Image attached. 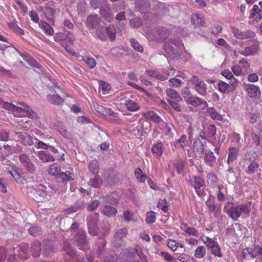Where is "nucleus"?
I'll list each match as a JSON object with an SVG mask.
<instances>
[{
	"mask_svg": "<svg viewBox=\"0 0 262 262\" xmlns=\"http://www.w3.org/2000/svg\"><path fill=\"white\" fill-rule=\"evenodd\" d=\"M251 203H242L231 207L227 211V215L233 220L237 221L242 214L249 215L251 211Z\"/></svg>",
	"mask_w": 262,
	"mask_h": 262,
	"instance_id": "nucleus-1",
	"label": "nucleus"
},
{
	"mask_svg": "<svg viewBox=\"0 0 262 262\" xmlns=\"http://www.w3.org/2000/svg\"><path fill=\"white\" fill-rule=\"evenodd\" d=\"M182 94L187 104L191 105L194 107L201 106L203 110L208 107V103L206 101L199 97L192 95L188 88L183 90Z\"/></svg>",
	"mask_w": 262,
	"mask_h": 262,
	"instance_id": "nucleus-2",
	"label": "nucleus"
},
{
	"mask_svg": "<svg viewBox=\"0 0 262 262\" xmlns=\"http://www.w3.org/2000/svg\"><path fill=\"white\" fill-rule=\"evenodd\" d=\"M54 38V40L61 46L66 43L73 46L75 40L74 34L70 31H67L66 34L62 32H58L55 35Z\"/></svg>",
	"mask_w": 262,
	"mask_h": 262,
	"instance_id": "nucleus-3",
	"label": "nucleus"
},
{
	"mask_svg": "<svg viewBox=\"0 0 262 262\" xmlns=\"http://www.w3.org/2000/svg\"><path fill=\"white\" fill-rule=\"evenodd\" d=\"M202 241L206 245L208 249L211 250V253L212 255L220 258L223 256L221 248L217 242L209 237H206L205 239H202Z\"/></svg>",
	"mask_w": 262,
	"mask_h": 262,
	"instance_id": "nucleus-4",
	"label": "nucleus"
},
{
	"mask_svg": "<svg viewBox=\"0 0 262 262\" xmlns=\"http://www.w3.org/2000/svg\"><path fill=\"white\" fill-rule=\"evenodd\" d=\"M189 184L194 188L195 192L199 196H203L205 195L204 189L201 188L205 185V182L201 177H193V180L189 181Z\"/></svg>",
	"mask_w": 262,
	"mask_h": 262,
	"instance_id": "nucleus-5",
	"label": "nucleus"
},
{
	"mask_svg": "<svg viewBox=\"0 0 262 262\" xmlns=\"http://www.w3.org/2000/svg\"><path fill=\"white\" fill-rule=\"evenodd\" d=\"M191 81L198 94L203 96H206L207 90V85L206 83L196 76H192Z\"/></svg>",
	"mask_w": 262,
	"mask_h": 262,
	"instance_id": "nucleus-6",
	"label": "nucleus"
},
{
	"mask_svg": "<svg viewBox=\"0 0 262 262\" xmlns=\"http://www.w3.org/2000/svg\"><path fill=\"white\" fill-rule=\"evenodd\" d=\"M237 82L236 78H234V81L232 82L230 85L223 81H220L217 84V89L221 93L225 94L234 90L237 86Z\"/></svg>",
	"mask_w": 262,
	"mask_h": 262,
	"instance_id": "nucleus-7",
	"label": "nucleus"
},
{
	"mask_svg": "<svg viewBox=\"0 0 262 262\" xmlns=\"http://www.w3.org/2000/svg\"><path fill=\"white\" fill-rule=\"evenodd\" d=\"M94 107L97 113L103 116H111L114 118L118 117L117 113H114L110 108L103 107L97 103L93 104Z\"/></svg>",
	"mask_w": 262,
	"mask_h": 262,
	"instance_id": "nucleus-8",
	"label": "nucleus"
},
{
	"mask_svg": "<svg viewBox=\"0 0 262 262\" xmlns=\"http://www.w3.org/2000/svg\"><path fill=\"white\" fill-rule=\"evenodd\" d=\"M16 135L19 141L25 145L30 146L33 144L32 137L26 132H16Z\"/></svg>",
	"mask_w": 262,
	"mask_h": 262,
	"instance_id": "nucleus-9",
	"label": "nucleus"
},
{
	"mask_svg": "<svg viewBox=\"0 0 262 262\" xmlns=\"http://www.w3.org/2000/svg\"><path fill=\"white\" fill-rule=\"evenodd\" d=\"M150 3L148 0H136L135 8L141 13L148 12L150 8Z\"/></svg>",
	"mask_w": 262,
	"mask_h": 262,
	"instance_id": "nucleus-10",
	"label": "nucleus"
},
{
	"mask_svg": "<svg viewBox=\"0 0 262 262\" xmlns=\"http://www.w3.org/2000/svg\"><path fill=\"white\" fill-rule=\"evenodd\" d=\"M249 18L256 23L261 20L262 18L261 11L257 5H254L250 10Z\"/></svg>",
	"mask_w": 262,
	"mask_h": 262,
	"instance_id": "nucleus-11",
	"label": "nucleus"
},
{
	"mask_svg": "<svg viewBox=\"0 0 262 262\" xmlns=\"http://www.w3.org/2000/svg\"><path fill=\"white\" fill-rule=\"evenodd\" d=\"M204 160L205 164L211 167L214 166L216 163V158L214 153L210 150H206L205 151Z\"/></svg>",
	"mask_w": 262,
	"mask_h": 262,
	"instance_id": "nucleus-12",
	"label": "nucleus"
},
{
	"mask_svg": "<svg viewBox=\"0 0 262 262\" xmlns=\"http://www.w3.org/2000/svg\"><path fill=\"white\" fill-rule=\"evenodd\" d=\"M248 96L250 98H256L260 94L259 86L254 84H247L245 89Z\"/></svg>",
	"mask_w": 262,
	"mask_h": 262,
	"instance_id": "nucleus-13",
	"label": "nucleus"
},
{
	"mask_svg": "<svg viewBox=\"0 0 262 262\" xmlns=\"http://www.w3.org/2000/svg\"><path fill=\"white\" fill-rule=\"evenodd\" d=\"M99 23L100 18L97 15H90L87 17L86 26L89 29H94Z\"/></svg>",
	"mask_w": 262,
	"mask_h": 262,
	"instance_id": "nucleus-14",
	"label": "nucleus"
},
{
	"mask_svg": "<svg viewBox=\"0 0 262 262\" xmlns=\"http://www.w3.org/2000/svg\"><path fill=\"white\" fill-rule=\"evenodd\" d=\"M258 48L259 45L256 43L245 48L244 50H241L238 51V52L243 56H248L255 54L257 52Z\"/></svg>",
	"mask_w": 262,
	"mask_h": 262,
	"instance_id": "nucleus-15",
	"label": "nucleus"
},
{
	"mask_svg": "<svg viewBox=\"0 0 262 262\" xmlns=\"http://www.w3.org/2000/svg\"><path fill=\"white\" fill-rule=\"evenodd\" d=\"M101 16L105 20L110 23L114 18V15L112 12L110 8L107 6L101 7L100 10Z\"/></svg>",
	"mask_w": 262,
	"mask_h": 262,
	"instance_id": "nucleus-16",
	"label": "nucleus"
},
{
	"mask_svg": "<svg viewBox=\"0 0 262 262\" xmlns=\"http://www.w3.org/2000/svg\"><path fill=\"white\" fill-rule=\"evenodd\" d=\"M76 242L80 249L85 250L88 249V243L86 238V235L82 233L76 237Z\"/></svg>",
	"mask_w": 262,
	"mask_h": 262,
	"instance_id": "nucleus-17",
	"label": "nucleus"
},
{
	"mask_svg": "<svg viewBox=\"0 0 262 262\" xmlns=\"http://www.w3.org/2000/svg\"><path fill=\"white\" fill-rule=\"evenodd\" d=\"M19 251L18 253V256L19 258L25 260L29 257V245L27 243H21L19 246Z\"/></svg>",
	"mask_w": 262,
	"mask_h": 262,
	"instance_id": "nucleus-18",
	"label": "nucleus"
},
{
	"mask_svg": "<svg viewBox=\"0 0 262 262\" xmlns=\"http://www.w3.org/2000/svg\"><path fill=\"white\" fill-rule=\"evenodd\" d=\"M238 154V148L230 146L228 149V158L227 160V163L229 164L236 160Z\"/></svg>",
	"mask_w": 262,
	"mask_h": 262,
	"instance_id": "nucleus-19",
	"label": "nucleus"
},
{
	"mask_svg": "<svg viewBox=\"0 0 262 262\" xmlns=\"http://www.w3.org/2000/svg\"><path fill=\"white\" fill-rule=\"evenodd\" d=\"M142 116L146 120H150L155 123H159L161 121V118L154 111H149L142 113Z\"/></svg>",
	"mask_w": 262,
	"mask_h": 262,
	"instance_id": "nucleus-20",
	"label": "nucleus"
},
{
	"mask_svg": "<svg viewBox=\"0 0 262 262\" xmlns=\"http://www.w3.org/2000/svg\"><path fill=\"white\" fill-rule=\"evenodd\" d=\"M47 100L49 103L56 105L62 104L64 101V99L58 94L48 95Z\"/></svg>",
	"mask_w": 262,
	"mask_h": 262,
	"instance_id": "nucleus-21",
	"label": "nucleus"
},
{
	"mask_svg": "<svg viewBox=\"0 0 262 262\" xmlns=\"http://www.w3.org/2000/svg\"><path fill=\"white\" fill-rule=\"evenodd\" d=\"M191 23L195 27H203L205 24L204 17L202 15L194 14L191 15Z\"/></svg>",
	"mask_w": 262,
	"mask_h": 262,
	"instance_id": "nucleus-22",
	"label": "nucleus"
},
{
	"mask_svg": "<svg viewBox=\"0 0 262 262\" xmlns=\"http://www.w3.org/2000/svg\"><path fill=\"white\" fill-rule=\"evenodd\" d=\"M166 95L172 100L178 102L181 101L182 99L180 94L176 90L172 89H167L166 90Z\"/></svg>",
	"mask_w": 262,
	"mask_h": 262,
	"instance_id": "nucleus-23",
	"label": "nucleus"
},
{
	"mask_svg": "<svg viewBox=\"0 0 262 262\" xmlns=\"http://www.w3.org/2000/svg\"><path fill=\"white\" fill-rule=\"evenodd\" d=\"M37 156L40 160L45 162H54L55 161L54 157L46 151H38Z\"/></svg>",
	"mask_w": 262,
	"mask_h": 262,
	"instance_id": "nucleus-24",
	"label": "nucleus"
},
{
	"mask_svg": "<svg viewBox=\"0 0 262 262\" xmlns=\"http://www.w3.org/2000/svg\"><path fill=\"white\" fill-rule=\"evenodd\" d=\"M40 246L41 243L38 240H35L32 243L30 251L32 253L33 256L36 257L39 255Z\"/></svg>",
	"mask_w": 262,
	"mask_h": 262,
	"instance_id": "nucleus-25",
	"label": "nucleus"
},
{
	"mask_svg": "<svg viewBox=\"0 0 262 262\" xmlns=\"http://www.w3.org/2000/svg\"><path fill=\"white\" fill-rule=\"evenodd\" d=\"M151 151L156 155L157 158L161 157L163 152V145L162 142H157L154 144L152 147Z\"/></svg>",
	"mask_w": 262,
	"mask_h": 262,
	"instance_id": "nucleus-26",
	"label": "nucleus"
},
{
	"mask_svg": "<svg viewBox=\"0 0 262 262\" xmlns=\"http://www.w3.org/2000/svg\"><path fill=\"white\" fill-rule=\"evenodd\" d=\"M259 166V165L258 162L254 160H252L245 170V172L247 174L252 175L257 171Z\"/></svg>",
	"mask_w": 262,
	"mask_h": 262,
	"instance_id": "nucleus-27",
	"label": "nucleus"
},
{
	"mask_svg": "<svg viewBox=\"0 0 262 262\" xmlns=\"http://www.w3.org/2000/svg\"><path fill=\"white\" fill-rule=\"evenodd\" d=\"M243 257L245 260L248 261L253 259L255 257L253 250L250 248L244 249L243 251Z\"/></svg>",
	"mask_w": 262,
	"mask_h": 262,
	"instance_id": "nucleus-28",
	"label": "nucleus"
},
{
	"mask_svg": "<svg viewBox=\"0 0 262 262\" xmlns=\"http://www.w3.org/2000/svg\"><path fill=\"white\" fill-rule=\"evenodd\" d=\"M89 170L93 174H97L99 171L98 162L96 160H92L89 163Z\"/></svg>",
	"mask_w": 262,
	"mask_h": 262,
	"instance_id": "nucleus-29",
	"label": "nucleus"
},
{
	"mask_svg": "<svg viewBox=\"0 0 262 262\" xmlns=\"http://www.w3.org/2000/svg\"><path fill=\"white\" fill-rule=\"evenodd\" d=\"M166 244L168 247L173 251H176L178 248H183L184 247V245L183 244L172 239H168Z\"/></svg>",
	"mask_w": 262,
	"mask_h": 262,
	"instance_id": "nucleus-30",
	"label": "nucleus"
},
{
	"mask_svg": "<svg viewBox=\"0 0 262 262\" xmlns=\"http://www.w3.org/2000/svg\"><path fill=\"white\" fill-rule=\"evenodd\" d=\"M207 113L210 116L213 120L221 121L223 119L222 116L216 112V110L213 107H209L207 109Z\"/></svg>",
	"mask_w": 262,
	"mask_h": 262,
	"instance_id": "nucleus-31",
	"label": "nucleus"
},
{
	"mask_svg": "<svg viewBox=\"0 0 262 262\" xmlns=\"http://www.w3.org/2000/svg\"><path fill=\"white\" fill-rule=\"evenodd\" d=\"M40 27L48 35H52L54 34L53 28L47 23L41 21L39 24Z\"/></svg>",
	"mask_w": 262,
	"mask_h": 262,
	"instance_id": "nucleus-32",
	"label": "nucleus"
},
{
	"mask_svg": "<svg viewBox=\"0 0 262 262\" xmlns=\"http://www.w3.org/2000/svg\"><path fill=\"white\" fill-rule=\"evenodd\" d=\"M193 150L195 154H202L204 151V144L200 140L195 141L193 143Z\"/></svg>",
	"mask_w": 262,
	"mask_h": 262,
	"instance_id": "nucleus-33",
	"label": "nucleus"
},
{
	"mask_svg": "<svg viewBox=\"0 0 262 262\" xmlns=\"http://www.w3.org/2000/svg\"><path fill=\"white\" fill-rule=\"evenodd\" d=\"M206 253V248L203 246H199L194 251V256L196 258L201 259L205 256Z\"/></svg>",
	"mask_w": 262,
	"mask_h": 262,
	"instance_id": "nucleus-34",
	"label": "nucleus"
},
{
	"mask_svg": "<svg viewBox=\"0 0 262 262\" xmlns=\"http://www.w3.org/2000/svg\"><path fill=\"white\" fill-rule=\"evenodd\" d=\"M102 212L108 217L114 216L117 212V210L114 207L106 205L103 208Z\"/></svg>",
	"mask_w": 262,
	"mask_h": 262,
	"instance_id": "nucleus-35",
	"label": "nucleus"
},
{
	"mask_svg": "<svg viewBox=\"0 0 262 262\" xmlns=\"http://www.w3.org/2000/svg\"><path fill=\"white\" fill-rule=\"evenodd\" d=\"M134 174L140 183H144L147 179L145 174L143 173L142 170L140 168H136L134 170Z\"/></svg>",
	"mask_w": 262,
	"mask_h": 262,
	"instance_id": "nucleus-36",
	"label": "nucleus"
},
{
	"mask_svg": "<svg viewBox=\"0 0 262 262\" xmlns=\"http://www.w3.org/2000/svg\"><path fill=\"white\" fill-rule=\"evenodd\" d=\"M125 106L127 109L131 112H135L140 109L139 105L135 101L129 100L125 103Z\"/></svg>",
	"mask_w": 262,
	"mask_h": 262,
	"instance_id": "nucleus-37",
	"label": "nucleus"
},
{
	"mask_svg": "<svg viewBox=\"0 0 262 262\" xmlns=\"http://www.w3.org/2000/svg\"><path fill=\"white\" fill-rule=\"evenodd\" d=\"M82 60L90 69L94 68L96 65V62L93 57L85 56L82 57Z\"/></svg>",
	"mask_w": 262,
	"mask_h": 262,
	"instance_id": "nucleus-38",
	"label": "nucleus"
},
{
	"mask_svg": "<svg viewBox=\"0 0 262 262\" xmlns=\"http://www.w3.org/2000/svg\"><path fill=\"white\" fill-rule=\"evenodd\" d=\"M209 212L210 213L214 212L215 216H219L221 212V208L219 206L214 203H209L207 205Z\"/></svg>",
	"mask_w": 262,
	"mask_h": 262,
	"instance_id": "nucleus-39",
	"label": "nucleus"
},
{
	"mask_svg": "<svg viewBox=\"0 0 262 262\" xmlns=\"http://www.w3.org/2000/svg\"><path fill=\"white\" fill-rule=\"evenodd\" d=\"M8 25L12 30L18 34L19 35H22L24 34V30L20 28L15 22L13 21L8 23Z\"/></svg>",
	"mask_w": 262,
	"mask_h": 262,
	"instance_id": "nucleus-40",
	"label": "nucleus"
},
{
	"mask_svg": "<svg viewBox=\"0 0 262 262\" xmlns=\"http://www.w3.org/2000/svg\"><path fill=\"white\" fill-rule=\"evenodd\" d=\"M106 32L111 40H115L116 38V29L113 26L110 25L106 28Z\"/></svg>",
	"mask_w": 262,
	"mask_h": 262,
	"instance_id": "nucleus-41",
	"label": "nucleus"
},
{
	"mask_svg": "<svg viewBox=\"0 0 262 262\" xmlns=\"http://www.w3.org/2000/svg\"><path fill=\"white\" fill-rule=\"evenodd\" d=\"M157 207L164 212H166L168 211V203L166 199H160L158 203Z\"/></svg>",
	"mask_w": 262,
	"mask_h": 262,
	"instance_id": "nucleus-42",
	"label": "nucleus"
},
{
	"mask_svg": "<svg viewBox=\"0 0 262 262\" xmlns=\"http://www.w3.org/2000/svg\"><path fill=\"white\" fill-rule=\"evenodd\" d=\"M9 173L14 178L16 182L19 183L21 181V175L18 168H13L12 170H9Z\"/></svg>",
	"mask_w": 262,
	"mask_h": 262,
	"instance_id": "nucleus-43",
	"label": "nucleus"
},
{
	"mask_svg": "<svg viewBox=\"0 0 262 262\" xmlns=\"http://www.w3.org/2000/svg\"><path fill=\"white\" fill-rule=\"evenodd\" d=\"M156 219V213L154 211H150L146 213L145 221L147 224H152L155 223Z\"/></svg>",
	"mask_w": 262,
	"mask_h": 262,
	"instance_id": "nucleus-44",
	"label": "nucleus"
},
{
	"mask_svg": "<svg viewBox=\"0 0 262 262\" xmlns=\"http://www.w3.org/2000/svg\"><path fill=\"white\" fill-rule=\"evenodd\" d=\"M158 33H159V37H156L155 38L160 41H164L168 37V33L165 29L162 28L159 30Z\"/></svg>",
	"mask_w": 262,
	"mask_h": 262,
	"instance_id": "nucleus-45",
	"label": "nucleus"
},
{
	"mask_svg": "<svg viewBox=\"0 0 262 262\" xmlns=\"http://www.w3.org/2000/svg\"><path fill=\"white\" fill-rule=\"evenodd\" d=\"M0 50L3 51V54L4 55H7L8 52L14 53L15 51H18V50L13 47H10L3 45H0Z\"/></svg>",
	"mask_w": 262,
	"mask_h": 262,
	"instance_id": "nucleus-46",
	"label": "nucleus"
},
{
	"mask_svg": "<svg viewBox=\"0 0 262 262\" xmlns=\"http://www.w3.org/2000/svg\"><path fill=\"white\" fill-rule=\"evenodd\" d=\"M132 47L137 51L142 52L143 51V47L141 46L138 41L132 38L130 40Z\"/></svg>",
	"mask_w": 262,
	"mask_h": 262,
	"instance_id": "nucleus-47",
	"label": "nucleus"
},
{
	"mask_svg": "<svg viewBox=\"0 0 262 262\" xmlns=\"http://www.w3.org/2000/svg\"><path fill=\"white\" fill-rule=\"evenodd\" d=\"M184 231L189 236L198 237L199 235L198 231L194 227H187Z\"/></svg>",
	"mask_w": 262,
	"mask_h": 262,
	"instance_id": "nucleus-48",
	"label": "nucleus"
},
{
	"mask_svg": "<svg viewBox=\"0 0 262 262\" xmlns=\"http://www.w3.org/2000/svg\"><path fill=\"white\" fill-rule=\"evenodd\" d=\"M60 170V166L57 164H52L48 170V172L50 174L55 176L58 174Z\"/></svg>",
	"mask_w": 262,
	"mask_h": 262,
	"instance_id": "nucleus-49",
	"label": "nucleus"
},
{
	"mask_svg": "<svg viewBox=\"0 0 262 262\" xmlns=\"http://www.w3.org/2000/svg\"><path fill=\"white\" fill-rule=\"evenodd\" d=\"M142 25L141 19L139 17H133L130 20V26L133 28H138Z\"/></svg>",
	"mask_w": 262,
	"mask_h": 262,
	"instance_id": "nucleus-50",
	"label": "nucleus"
},
{
	"mask_svg": "<svg viewBox=\"0 0 262 262\" xmlns=\"http://www.w3.org/2000/svg\"><path fill=\"white\" fill-rule=\"evenodd\" d=\"M28 232L32 236H36L41 233V229L39 227L32 226L29 228Z\"/></svg>",
	"mask_w": 262,
	"mask_h": 262,
	"instance_id": "nucleus-51",
	"label": "nucleus"
},
{
	"mask_svg": "<svg viewBox=\"0 0 262 262\" xmlns=\"http://www.w3.org/2000/svg\"><path fill=\"white\" fill-rule=\"evenodd\" d=\"M167 102L171 106V107L176 112H179L182 110L181 105L178 103V101H174L172 100L167 99Z\"/></svg>",
	"mask_w": 262,
	"mask_h": 262,
	"instance_id": "nucleus-52",
	"label": "nucleus"
},
{
	"mask_svg": "<svg viewBox=\"0 0 262 262\" xmlns=\"http://www.w3.org/2000/svg\"><path fill=\"white\" fill-rule=\"evenodd\" d=\"M55 10L52 8L48 7L45 9V14L48 20H53Z\"/></svg>",
	"mask_w": 262,
	"mask_h": 262,
	"instance_id": "nucleus-53",
	"label": "nucleus"
},
{
	"mask_svg": "<svg viewBox=\"0 0 262 262\" xmlns=\"http://www.w3.org/2000/svg\"><path fill=\"white\" fill-rule=\"evenodd\" d=\"M102 180L99 177H95L94 179L90 181L89 185L93 187L97 188L101 186Z\"/></svg>",
	"mask_w": 262,
	"mask_h": 262,
	"instance_id": "nucleus-54",
	"label": "nucleus"
},
{
	"mask_svg": "<svg viewBox=\"0 0 262 262\" xmlns=\"http://www.w3.org/2000/svg\"><path fill=\"white\" fill-rule=\"evenodd\" d=\"M24 113L26 114L27 116L31 119H35L37 117L36 114L28 106L24 105Z\"/></svg>",
	"mask_w": 262,
	"mask_h": 262,
	"instance_id": "nucleus-55",
	"label": "nucleus"
},
{
	"mask_svg": "<svg viewBox=\"0 0 262 262\" xmlns=\"http://www.w3.org/2000/svg\"><path fill=\"white\" fill-rule=\"evenodd\" d=\"M216 133V128L214 125H210L208 126L206 131V135L209 137H213Z\"/></svg>",
	"mask_w": 262,
	"mask_h": 262,
	"instance_id": "nucleus-56",
	"label": "nucleus"
},
{
	"mask_svg": "<svg viewBox=\"0 0 262 262\" xmlns=\"http://www.w3.org/2000/svg\"><path fill=\"white\" fill-rule=\"evenodd\" d=\"M174 168L176 169L177 172L180 174L183 170L184 168V162L182 160L178 161L173 164Z\"/></svg>",
	"mask_w": 262,
	"mask_h": 262,
	"instance_id": "nucleus-57",
	"label": "nucleus"
},
{
	"mask_svg": "<svg viewBox=\"0 0 262 262\" xmlns=\"http://www.w3.org/2000/svg\"><path fill=\"white\" fill-rule=\"evenodd\" d=\"M187 137L185 135H183L180 139L176 141V144L179 147L184 149L186 146Z\"/></svg>",
	"mask_w": 262,
	"mask_h": 262,
	"instance_id": "nucleus-58",
	"label": "nucleus"
},
{
	"mask_svg": "<svg viewBox=\"0 0 262 262\" xmlns=\"http://www.w3.org/2000/svg\"><path fill=\"white\" fill-rule=\"evenodd\" d=\"M106 245V242L105 241L102 239H99V242L98 243L97 246V253L100 256L102 254V252L103 250V249L105 248Z\"/></svg>",
	"mask_w": 262,
	"mask_h": 262,
	"instance_id": "nucleus-59",
	"label": "nucleus"
},
{
	"mask_svg": "<svg viewBox=\"0 0 262 262\" xmlns=\"http://www.w3.org/2000/svg\"><path fill=\"white\" fill-rule=\"evenodd\" d=\"M19 160L20 163L24 166H25L29 162H30V159L28 155L26 154H22L19 156Z\"/></svg>",
	"mask_w": 262,
	"mask_h": 262,
	"instance_id": "nucleus-60",
	"label": "nucleus"
},
{
	"mask_svg": "<svg viewBox=\"0 0 262 262\" xmlns=\"http://www.w3.org/2000/svg\"><path fill=\"white\" fill-rule=\"evenodd\" d=\"M96 34L97 37L102 40H105L107 39V35L104 31L101 29H97L96 30Z\"/></svg>",
	"mask_w": 262,
	"mask_h": 262,
	"instance_id": "nucleus-61",
	"label": "nucleus"
},
{
	"mask_svg": "<svg viewBox=\"0 0 262 262\" xmlns=\"http://www.w3.org/2000/svg\"><path fill=\"white\" fill-rule=\"evenodd\" d=\"M222 75L227 79H232L231 82L234 81V78H235L231 71L228 69L224 70L222 72Z\"/></svg>",
	"mask_w": 262,
	"mask_h": 262,
	"instance_id": "nucleus-62",
	"label": "nucleus"
},
{
	"mask_svg": "<svg viewBox=\"0 0 262 262\" xmlns=\"http://www.w3.org/2000/svg\"><path fill=\"white\" fill-rule=\"evenodd\" d=\"M170 86L171 87H179L182 83V81L177 78H171L169 80Z\"/></svg>",
	"mask_w": 262,
	"mask_h": 262,
	"instance_id": "nucleus-63",
	"label": "nucleus"
},
{
	"mask_svg": "<svg viewBox=\"0 0 262 262\" xmlns=\"http://www.w3.org/2000/svg\"><path fill=\"white\" fill-rule=\"evenodd\" d=\"M230 138L232 143L238 144L241 140V136L239 134L233 132L230 135Z\"/></svg>",
	"mask_w": 262,
	"mask_h": 262,
	"instance_id": "nucleus-64",
	"label": "nucleus"
}]
</instances>
